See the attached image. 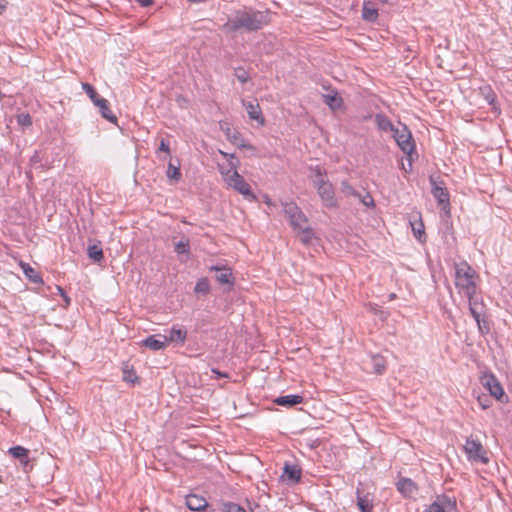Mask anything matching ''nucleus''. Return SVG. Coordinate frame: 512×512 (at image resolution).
Returning a JSON list of instances; mask_svg holds the SVG:
<instances>
[{
  "instance_id": "obj_17",
  "label": "nucleus",
  "mask_w": 512,
  "mask_h": 512,
  "mask_svg": "<svg viewBox=\"0 0 512 512\" xmlns=\"http://www.w3.org/2000/svg\"><path fill=\"white\" fill-rule=\"evenodd\" d=\"M210 270L216 271L215 278L220 284H228L230 286L233 285L232 271L230 268L211 266Z\"/></svg>"
},
{
  "instance_id": "obj_49",
  "label": "nucleus",
  "mask_w": 512,
  "mask_h": 512,
  "mask_svg": "<svg viewBox=\"0 0 512 512\" xmlns=\"http://www.w3.org/2000/svg\"><path fill=\"white\" fill-rule=\"evenodd\" d=\"M57 290L59 291V294L62 296V291H64V289L60 286H57Z\"/></svg>"
},
{
  "instance_id": "obj_28",
  "label": "nucleus",
  "mask_w": 512,
  "mask_h": 512,
  "mask_svg": "<svg viewBox=\"0 0 512 512\" xmlns=\"http://www.w3.org/2000/svg\"><path fill=\"white\" fill-rule=\"evenodd\" d=\"M289 223L294 230H297L299 228L306 226L308 223V219L305 216V214L302 211H300L295 215V218L289 219Z\"/></svg>"
},
{
  "instance_id": "obj_27",
  "label": "nucleus",
  "mask_w": 512,
  "mask_h": 512,
  "mask_svg": "<svg viewBox=\"0 0 512 512\" xmlns=\"http://www.w3.org/2000/svg\"><path fill=\"white\" fill-rule=\"evenodd\" d=\"M87 253L89 258L95 262H100L104 258L102 247L99 244L89 245Z\"/></svg>"
},
{
  "instance_id": "obj_40",
  "label": "nucleus",
  "mask_w": 512,
  "mask_h": 512,
  "mask_svg": "<svg viewBox=\"0 0 512 512\" xmlns=\"http://www.w3.org/2000/svg\"><path fill=\"white\" fill-rule=\"evenodd\" d=\"M469 310H470L472 317L475 319L476 323L480 324L481 313H480V311H478L476 303H474L472 301V299L469 300Z\"/></svg>"
},
{
  "instance_id": "obj_19",
  "label": "nucleus",
  "mask_w": 512,
  "mask_h": 512,
  "mask_svg": "<svg viewBox=\"0 0 512 512\" xmlns=\"http://www.w3.org/2000/svg\"><path fill=\"white\" fill-rule=\"evenodd\" d=\"M303 402V397L300 395H285L280 396L274 400V403L280 406L293 407Z\"/></svg>"
},
{
  "instance_id": "obj_15",
  "label": "nucleus",
  "mask_w": 512,
  "mask_h": 512,
  "mask_svg": "<svg viewBox=\"0 0 512 512\" xmlns=\"http://www.w3.org/2000/svg\"><path fill=\"white\" fill-rule=\"evenodd\" d=\"M479 94L492 107L494 112L500 111L499 107L497 106L496 94L490 85L485 84L480 86Z\"/></svg>"
},
{
  "instance_id": "obj_14",
  "label": "nucleus",
  "mask_w": 512,
  "mask_h": 512,
  "mask_svg": "<svg viewBox=\"0 0 512 512\" xmlns=\"http://www.w3.org/2000/svg\"><path fill=\"white\" fill-rule=\"evenodd\" d=\"M141 345L152 351L163 350L167 346V336L162 334L151 335L141 341Z\"/></svg>"
},
{
  "instance_id": "obj_48",
  "label": "nucleus",
  "mask_w": 512,
  "mask_h": 512,
  "mask_svg": "<svg viewBox=\"0 0 512 512\" xmlns=\"http://www.w3.org/2000/svg\"><path fill=\"white\" fill-rule=\"evenodd\" d=\"M6 6L0 1V14L5 10Z\"/></svg>"
},
{
  "instance_id": "obj_12",
  "label": "nucleus",
  "mask_w": 512,
  "mask_h": 512,
  "mask_svg": "<svg viewBox=\"0 0 512 512\" xmlns=\"http://www.w3.org/2000/svg\"><path fill=\"white\" fill-rule=\"evenodd\" d=\"M302 470L296 464L286 462L281 477L289 484H297L301 480Z\"/></svg>"
},
{
  "instance_id": "obj_6",
  "label": "nucleus",
  "mask_w": 512,
  "mask_h": 512,
  "mask_svg": "<svg viewBox=\"0 0 512 512\" xmlns=\"http://www.w3.org/2000/svg\"><path fill=\"white\" fill-rule=\"evenodd\" d=\"M431 193L437 201L438 206L450 215V195L443 181H437L434 177H430Z\"/></svg>"
},
{
  "instance_id": "obj_42",
  "label": "nucleus",
  "mask_w": 512,
  "mask_h": 512,
  "mask_svg": "<svg viewBox=\"0 0 512 512\" xmlns=\"http://www.w3.org/2000/svg\"><path fill=\"white\" fill-rule=\"evenodd\" d=\"M158 152H164L166 156L170 157V148L165 139H161Z\"/></svg>"
},
{
  "instance_id": "obj_21",
  "label": "nucleus",
  "mask_w": 512,
  "mask_h": 512,
  "mask_svg": "<svg viewBox=\"0 0 512 512\" xmlns=\"http://www.w3.org/2000/svg\"><path fill=\"white\" fill-rule=\"evenodd\" d=\"M357 506L361 512H372L373 504L369 495H362L357 489Z\"/></svg>"
},
{
  "instance_id": "obj_50",
  "label": "nucleus",
  "mask_w": 512,
  "mask_h": 512,
  "mask_svg": "<svg viewBox=\"0 0 512 512\" xmlns=\"http://www.w3.org/2000/svg\"><path fill=\"white\" fill-rule=\"evenodd\" d=\"M260 506L258 504H256L253 508L255 509V512H259L257 508H259Z\"/></svg>"
},
{
  "instance_id": "obj_4",
  "label": "nucleus",
  "mask_w": 512,
  "mask_h": 512,
  "mask_svg": "<svg viewBox=\"0 0 512 512\" xmlns=\"http://www.w3.org/2000/svg\"><path fill=\"white\" fill-rule=\"evenodd\" d=\"M82 88L94 103L99 108L101 116L111 123L117 121V117L113 114L110 109L109 102L102 98L95 90V88L89 83H82Z\"/></svg>"
},
{
  "instance_id": "obj_5",
  "label": "nucleus",
  "mask_w": 512,
  "mask_h": 512,
  "mask_svg": "<svg viewBox=\"0 0 512 512\" xmlns=\"http://www.w3.org/2000/svg\"><path fill=\"white\" fill-rule=\"evenodd\" d=\"M392 136L403 153L411 157L415 151V143L408 127L405 124L399 123Z\"/></svg>"
},
{
  "instance_id": "obj_51",
  "label": "nucleus",
  "mask_w": 512,
  "mask_h": 512,
  "mask_svg": "<svg viewBox=\"0 0 512 512\" xmlns=\"http://www.w3.org/2000/svg\"><path fill=\"white\" fill-rule=\"evenodd\" d=\"M168 156L163 157V160H165ZM159 159H162V156H159Z\"/></svg>"
},
{
  "instance_id": "obj_10",
  "label": "nucleus",
  "mask_w": 512,
  "mask_h": 512,
  "mask_svg": "<svg viewBox=\"0 0 512 512\" xmlns=\"http://www.w3.org/2000/svg\"><path fill=\"white\" fill-rule=\"evenodd\" d=\"M309 171V179L311 180L316 190L330 182L327 178L326 170L321 168L320 166H310Z\"/></svg>"
},
{
  "instance_id": "obj_34",
  "label": "nucleus",
  "mask_w": 512,
  "mask_h": 512,
  "mask_svg": "<svg viewBox=\"0 0 512 512\" xmlns=\"http://www.w3.org/2000/svg\"><path fill=\"white\" fill-rule=\"evenodd\" d=\"M372 364L375 373L382 374L385 371L386 366L383 357L379 355L372 356Z\"/></svg>"
},
{
  "instance_id": "obj_41",
  "label": "nucleus",
  "mask_w": 512,
  "mask_h": 512,
  "mask_svg": "<svg viewBox=\"0 0 512 512\" xmlns=\"http://www.w3.org/2000/svg\"><path fill=\"white\" fill-rule=\"evenodd\" d=\"M17 122L21 126H30L32 124V118L28 113H21L17 116Z\"/></svg>"
},
{
  "instance_id": "obj_24",
  "label": "nucleus",
  "mask_w": 512,
  "mask_h": 512,
  "mask_svg": "<svg viewBox=\"0 0 512 512\" xmlns=\"http://www.w3.org/2000/svg\"><path fill=\"white\" fill-rule=\"evenodd\" d=\"M397 489L405 496L411 495L416 489L415 483L409 478H403L398 481Z\"/></svg>"
},
{
  "instance_id": "obj_38",
  "label": "nucleus",
  "mask_w": 512,
  "mask_h": 512,
  "mask_svg": "<svg viewBox=\"0 0 512 512\" xmlns=\"http://www.w3.org/2000/svg\"><path fill=\"white\" fill-rule=\"evenodd\" d=\"M412 230L415 235V237L420 241L423 242V237L425 238V231H424V225L422 221L416 224H412Z\"/></svg>"
},
{
  "instance_id": "obj_2",
  "label": "nucleus",
  "mask_w": 512,
  "mask_h": 512,
  "mask_svg": "<svg viewBox=\"0 0 512 512\" xmlns=\"http://www.w3.org/2000/svg\"><path fill=\"white\" fill-rule=\"evenodd\" d=\"M474 269L465 261L455 264V285L463 291L469 300L473 299L476 293Z\"/></svg>"
},
{
  "instance_id": "obj_33",
  "label": "nucleus",
  "mask_w": 512,
  "mask_h": 512,
  "mask_svg": "<svg viewBox=\"0 0 512 512\" xmlns=\"http://www.w3.org/2000/svg\"><path fill=\"white\" fill-rule=\"evenodd\" d=\"M284 213L288 219L295 218V215L301 211V209L294 202H288L283 204Z\"/></svg>"
},
{
  "instance_id": "obj_3",
  "label": "nucleus",
  "mask_w": 512,
  "mask_h": 512,
  "mask_svg": "<svg viewBox=\"0 0 512 512\" xmlns=\"http://www.w3.org/2000/svg\"><path fill=\"white\" fill-rule=\"evenodd\" d=\"M220 172L229 187L242 194L249 201L256 200V196L252 192L250 185L236 169H228L226 171L221 170Z\"/></svg>"
},
{
  "instance_id": "obj_30",
  "label": "nucleus",
  "mask_w": 512,
  "mask_h": 512,
  "mask_svg": "<svg viewBox=\"0 0 512 512\" xmlns=\"http://www.w3.org/2000/svg\"><path fill=\"white\" fill-rule=\"evenodd\" d=\"M195 293L208 294L210 291V284L208 278H200L194 288Z\"/></svg>"
},
{
  "instance_id": "obj_32",
  "label": "nucleus",
  "mask_w": 512,
  "mask_h": 512,
  "mask_svg": "<svg viewBox=\"0 0 512 512\" xmlns=\"http://www.w3.org/2000/svg\"><path fill=\"white\" fill-rule=\"evenodd\" d=\"M221 512H246V510L234 502H222L220 507Z\"/></svg>"
},
{
  "instance_id": "obj_46",
  "label": "nucleus",
  "mask_w": 512,
  "mask_h": 512,
  "mask_svg": "<svg viewBox=\"0 0 512 512\" xmlns=\"http://www.w3.org/2000/svg\"><path fill=\"white\" fill-rule=\"evenodd\" d=\"M408 160H409L408 161V165H406V167L403 166V170H407L406 168H409V170H411V168H412V163H411L412 156L411 157L408 156Z\"/></svg>"
},
{
  "instance_id": "obj_11",
  "label": "nucleus",
  "mask_w": 512,
  "mask_h": 512,
  "mask_svg": "<svg viewBox=\"0 0 512 512\" xmlns=\"http://www.w3.org/2000/svg\"><path fill=\"white\" fill-rule=\"evenodd\" d=\"M8 453L12 457L19 459L24 471L28 472L29 470L32 469L28 449L22 446H14L9 448Z\"/></svg>"
},
{
  "instance_id": "obj_37",
  "label": "nucleus",
  "mask_w": 512,
  "mask_h": 512,
  "mask_svg": "<svg viewBox=\"0 0 512 512\" xmlns=\"http://www.w3.org/2000/svg\"><path fill=\"white\" fill-rule=\"evenodd\" d=\"M167 177L171 180L178 181L181 177V172L179 167L174 166L172 163H169L167 169Z\"/></svg>"
},
{
  "instance_id": "obj_26",
  "label": "nucleus",
  "mask_w": 512,
  "mask_h": 512,
  "mask_svg": "<svg viewBox=\"0 0 512 512\" xmlns=\"http://www.w3.org/2000/svg\"><path fill=\"white\" fill-rule=\"evenodd\" d=\"M23 272L25 276L33 283L39 284L42 283V278L40 274L32 268L29 264H22Z\"/></svg>"
},
{
  "instance_id": "obj_13",
  "label": "nucleus",
  "mask_w": 512,
  "mask_h": 512,
  "mask_svg": "<svg viewBox=\"0 0 512 512\" xmlns=\"http://www.w3.org/2000/svg\"><path fill=\"white\" fill-rule=\"evenodd\" d=\"M482 384L496 399L499 400L504 395L503 388L494 375H485L482 379Z\"/></svg>"
},
{
  "instance_id": "obj_39",
  "label": "nucleus",
  "mask_w": 512,
  "mask_h": 512,
  "mask_svg": "<svg viewBox=\"0 0 512 512\" xmlns=\"http://www.w3.org/2000/svg\"><path fill=\"white\" fill-rule=\"evenodd\" d=\"M341 191L347 196L360 197V194L347 181L341 182Z\"/></svg>"
},
{
  "instance_id": "obj_44",
  "label": "nucleus",
  "mask_w": 512,
  "mask_h": 512,
  "mask_svg": "<svg viewBox=\"0 0 512 512\" xmlns=\"http://www.w3.org/2000/svg\"><path fill=\"white\" fill-rule=\"evenodd\" d=\"M477 325H478V329H479L480 333L483 335L488 333L490 330L489 325L485 320L481 319L480 324H477Z\"/></svg>"
},
{
  "instance_id": "obj_22",
  "label": "nucleus",
  "mask_w": 512,
  "mask_h": 512,
  "mask_svg": "<svg viewBox=\"0 0 512 512\" xmlns=\"http://www.w3.org/2000/svg\"><path fill=\"white\" fill-rule=\"evenodd\" d=\"M362 17L365 21L374 22L378 18V10L370 2H365L362 8Z\"/></svg>"
},
{
  "instance_id": "obj_29",
  "label": "nucleus",
  "mask_w": 512,
  "mask_h": 512,
  "mask_svg": "<svg viewBox=\"0 0 512 512\" xmlns=\"http://www.w3.org/2000/svg\"><path fill=\"white\" fill-rule=\"evenodd\" d=\"M296 231L299 234L300 241L304 244H309L311 242L312 238L314 237L313 229L311 227H309L308 225H306L302 228H299Z\"/></svg>"
},
{
  "instance_id": "obj_9",
  "label": "nucleus",
  "mask_w": 512,
  "mask_h": 512,
  "mask_svg": "<svg viewBox=\"0 0 512 512\" xmlns=\"http://www.w3.org/2000/svg\"><path fill=\"white\" fill-rule=\"evenodd\" d=\"M317 193L325 207L335 208L338 206V202L335 197L334 187L331 184V182L317 189Z\"/></svg>"
},
{
  "instance_id": "obj_35",
  "label": "nucleus",
  "mask_w": 512,
  "mask_h": 512,
  "mask_svg": "<svg viewBox=\"0 0 512 512\" xmlns=\"http://www.w3.org/2000/svg\"><path fill=\"white\" fill-rule=\"evenodd\" d=\"M174 250L178 254H188L190 252L189 239L181 240L174 244Z\"/></svg>"
},
{
  "instance_id": "obj_43",
  "label": "nucleus",
  "mask_w": 512,
  "mask_h": 512,
  "mask_svg": "<svg viewBox=\"0 0 512 512\" xmlns=\"http://www.w3.org/2000/svg\"><path fill=\"white\" fill-rule=\"evenodd\" d=\"M359 198H361V202L363 203V205H365L367 207L374 206V200L369 194H366L363 197L360 196Z\"/></svg>"
},
{
  "instance_id": "obj_7",
  "label": "nucleus",
  "mask_w": 512,
  "mask_h": 512,
  "mask_svg": "<svg viewBox=\"0 0 512 512\" xmlns=\"http://www.w3.org/2000/svg\"><path fill=\"white\" fill-rule=\"evenodd\" d=\"M464 450L468 459L471 461L481 462L482 464H487L489 462L486 451L481 442L478 440L467 438Z\"/></svg>"
},
{
  "instance_id": "obj_47",
  "label": "nucleus",
  "mask_w": 512,
  "mask_h": 512,
  "mask_svg": "<svg viewBox=\"0 0 512 512\" xmlns=\"http://www.w3.org/2000/svg\"><path fill=\"white\" fill-rule=\"evenodd\" d=\"M408 160H409L408 161V165H406V167L403 166V170H407L406 168H409V170H411V168H412V163H411L412 156L411 157L408 156Z\"/></svg>"
},
{
  "instance_id": "obj_23",
  "label": "nucleus",
  "mask_w": 512,
  "mask_h": 512,
  "mask_svg": "<svg viewBox=\"0 0 512 512\" xmlns=\"http://www.w3.org/2000/svg\"><path fill=\"white\" fill-rule=\"evenodd\" d=\"M187 331L181 328L173 327L170 332L169 336H167V344L169 342H177L183 344L186 340Z\"/></svg>"
},
{
  "instance_id": "obj_16",
  "label": "nucleus",
  "mask_w": 512,
  "mask_h": 512,
  "mask_svg": "<svg viewBox=\"0 0 512 512\" xmlns=\"http://www.w3.org/2000/svg\"><path fill=\"white\" fill-rule=\"evenodd\" d=\"M186 506L192 511H202L208 506L207 500L196 494L186 496Z\"/></svg>"
},
{
  "instance_id": "obj_25",
  "label": "nucleus",
  "mask_w": 512,
  "mask_h": 512,
  "mask_svg": "<svg viewBox=\"0 0 512 512\" xmlns=\"http://www.w3.org/2000/svg\"><path fill=\"white\" fill-rule=\"evenodd\" d=\"M323 98L325 104L328 105L332 110L340 109L343 104V100L337 92L323 95Z\"/></svg>"
},
{
  "instance_id": "obj_31",
  "label": "nucleus",
  "mask_w": 512,
  "mask_h": 512,
  "mask_svg": "<svg viewBox=\"0 0 512 512\" xmlns=\"http://www.w3.org/2000/svg\"><path fill=\"white\" fill-rule=\"evenodd\" d=\"M123 381L131 384L138 382V376L136 375L135 371L128 365H125L123 368Z\"/></svg>"
},
{
  "instance_id": "obj_8",
  "label": "nucleus",
  "mask_w": 512,
  "mask_h": 512,
  "mask_svg": "<svg viewBox=\"0 0 512 512\" xmlns=\"http://www.w3.org/2000/svg\"><path fill=\"white\" fill-rule=\"evenodd\" d=\"M427 512H457L456 499L445 494L436 496L426 509Z\"/></svg>"
},
{
  "instance_id": "obj_36",
  "label": "nucleus",
  "mask_w": 512,
  "mask_h": 512,
  "mask_svg": "<svg viewBox=\"0 0 512 512\" xmlns=\"http://www.w3.org/2000/svg\"><path fill=\"white\" fill-rule=\"evenodd\" d=\"M234 76L242 84H245L246 82H248V80L250 78L248 72L242 67H237L234 69Z\"/></svg>"
},
{
  "instance_id": "obj_1",
  "label": "nucleus",
  "mask_w": 512,
  "mask_h": 512,
  "mask_svg": "<svg viewBox=\"0 0 512 512\" xmlns=\"http://www.w3.org/2000/svg\"><path fill=\"white\" fill-rule=\"evenodd\" d=\"M269 12L253 9H244L236 12L235 17L225 26L236 32L244 29L247 32L260 30L269 23Z\"/></svg>"
},
{
  "instance_id": "obj_18",
  "label": "nucleus",
  "mask_w": 512,
  "mask_h": 512,
  "mask_svg": "<svg viewBox=\"0 0 512 512\" xmlns=\"http://www.w3.org/2000/svg\"><path fill=\"white\" fill-rule=\"evenodd\" d=\"M375 123L377 128L383 132L393 133V131L396 129V127L393 125L390 119L382 113H378L375 115Z\"/></svg>"
},
{
  "instance_id": "obj_20",
  "label": "nucleus",
  "mask_w": 512,
  "mask_h": 512,
  "mask_svg": "<svg viewBox=\"0 0 512 512\" xmlns=\"http://www.w3.org/2000/svg\"><path fill=\"white\" fill-rule=\"evenodd\" d=\"M243 105L245 106L250 119L256 120L262 125L264 124V118L262 117L259 104H253L251 102L246 103L243 101Z\"/></svg>"
},
{
  "instance_id": "obj_45",
  "label": "nucleus",
  "mask_w": 512,
  "mask_h": 512,
  "mask_svg": "<svg viewBox=\"0 0 512 512\" xmlns=\"http://www.w3.org/2000/svg\"><path fill=\"white\" fill-rule=\"evenodd\" d=\"M62 298H63V300L65 301V304H66V305H69V304H70V301H71V300H70V297L66 294V292H65V291H62Z\"/></svg>"
}]
</instances>
